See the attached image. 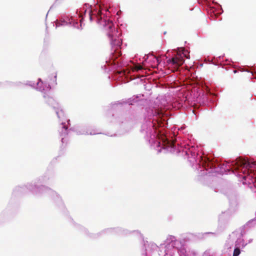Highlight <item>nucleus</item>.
Instances as JSON below:
<instances>
[{
  "instance_id": "10",
  "label": "nucleus",
  "mask_w": 256,
  "mask_h": 256,
  "mask_svg": "<svg viewBox=\"0 0 256 256\" xmlns=\"http://www.w3.org/2000/svg\"><path fill=\"white\" fill-rule=\"evenodd\" d=\"M173 146H174V142H172L170 146H171V147H172Z\"/></svg>"
},
{
  "instance_id": "11",
  "label": "nucleus",
  "mask_w": 256,
  "mask_h": 256,
  "mask_svg": "<svg viewBox=\"0 0 256 256\" xmlns=\"http://www.w3.org/2000/svg\"><path fill=\"white\" fill-rule=\"evenodd\" d=\"M60 111L61 112H62V110H60Z\"/></svg>"
},
{
  "instance_id": "6",
  "label": "nucleus",
  "mask_w": 256,
  "mask_h": 256,
  "mask_svg": "<svg viewBox=\"0 0 256 256\" xmlns=\"http://www.w3.org/2000/svg\"><path fill=\"white\" fill-rule=\"evenodd\" d=\"M67 127L66 126H62L61 128V132L65 134H67Z\"/></svg>"
},
{
  "instance_id": "7",
  "label": "nucleus",
  "mask_w": 256,
  "mask_h": 256,
  "mask_svg": "<svg viewBox=\"0 0 256 256\" xmlns=\"http://www.w3.org/2000/svg\"><path fill=\"white\" fill-rule=\"evenodd\" d=\"M113 23L112 22H108V27L110 29H112L113 28Z\"/></svg>"
},
{
  "instance_id": "1",
  "label": "nucleus",
  "mask_w": 256,
  "mask_h": 256,
  "mask_svg": "<svg viewBox=\"0 0 256 256\" xmlns=\"http://www.w3.org/2000/svg\"><path fill=\"white\" fill-rule=\"evenodd\" d=\"M184 62V60L180 55H177L167 60V63L170 65L169 68L170 67L172 68V72L177 70Z\"/></svg>"
},
{
  "instance_id": "3",
  "label": "nucleus",
  "mask_w": 256,
  "mask_h": 256,
  "mask_svg": "<svg viewBox=\"0 0 256 256\" xmlns=\"http://www.w3.org/2000/svg\"><path fill=\"white\" fill-rule=\"evenodd\" d=\"M45 98H46V103H48L49 105L53 106V108H54V109H56V113L58 116V117H60V116H59V109H60V106H59V104L58 102H56L51 97H46L45 96Z\"/></svg>"
},
{
  "instance_id": "13",
  "label": "nucleus",
  "mask_w": 256,
  "mask_h": 256,
  "mask_svg": "<svg viewBox=\"0 0 256 256\" xmlns=\"http://www.w3.org/2000/svg\"><path fill=\"white\" fill-rule=\"evenodd\" d=\"M90 19L92 20V16H90Z\"/></svg>"
},
{
  "instance_id": "12",
  "label": "nucleus",
  "mask_w": 256,
  "mask_h": 256,
  "mask_svg": "<svg viewBox=\"0 0 256 256\" xmlns=\"http://www.w3.org/2000/svg\"><path fill=\"white\" fill-rule=\"evenodd\" d=\"M63 140H64V138H62V142H63Z\"/></svg>"
},
{
  "instance_id": "2",
  "label": "nucleus",
  "mask_w": 256,
  "mask_h": 256,
  "mask_svg": "<svg viewBox=\"0 0 256 256\" xmlns=\"http://www.w3.org/2000/svg\"><path fill=\"white\" fill-rule=\"evenodd\" d=\"M108 36L112 40L110 44L114 48V51L116 52L118 50L121 44V42L120 40L116 38H114L112 34L110 33L108 34Z\"/></svg>"
},
{
  "instance_id": "9",
  "label": "nucleus",
  "mask_w": 256,
  "mask_h": 256,
  "mask_svg": "<svg viewBox=\"0 0 256 256\" xmlns=\"http://www.w3.org/2000/svg\"><path fill=\"white\" fill-rule=\"evenodd\" d=\"M98 14L99 16H100L101 15V12L100 11L98 12Z\"/></svg>"
},
{
  "instance_id": "5",
  "label": "nucleus",
  "mask_w": 256,
  "mask_h": 256,
  "mask_svg": "<svg viewBox=\"0 0 256 256\" xmlns=\"http://www.w3.org/2000/svg\"><path fill=\"white\" fill-rule=\"evenodd\" d=\"M240 251L239 248H236L234 250L232 256H238L240 254Z\"/></svg>"
},
{
  "instance_id": "8",
  "label": "nucleus",
  "mask_w": 256,
  "mask_h": 256,
  "mask_svg": "<svg viewBox=\"0 0 256 256\" xmlns=\"http://www.w3.org/2000/svg\"><path fill=\"white\" fill-rule=\"evenodd\" d=\"M142 66H136L134 69L136 70H142Z\"/></svg>"
},
{
  "instance_id": "4",
  "label": "nucleus",
  "mask_w": 256,
  "mask_h": 256,
  "mask_svg": "<svg viewBox=\"0 0 256 256\" xmlns=\"http://www.w3.org/2000/svg\"><path fill=\"white\" fill-rule=\"evenodd\" d=\"M238 166H243L246 168H248L250 167V164L246 160H240L236 162Z\"/></svg>"
}]
</instances>
